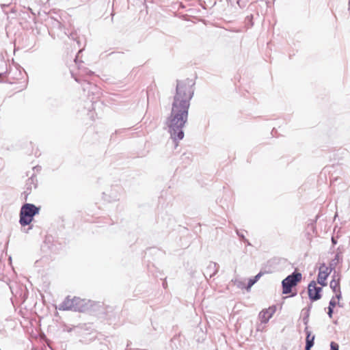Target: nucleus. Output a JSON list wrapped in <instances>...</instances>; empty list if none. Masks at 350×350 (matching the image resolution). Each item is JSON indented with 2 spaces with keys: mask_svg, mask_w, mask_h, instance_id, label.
I'll list each match as a JSON object with an SVG mask.
<instances>
[{
  "mask_svg": "<svg viewBox=\"0 0 350 350\" xmlns=\"http://www.w3.org/2000/svg\"><path fill=\"white\" fill-rule=\"evenodd\" d=\"M40 208L33 204H25L22 206L20 211L19 222L21 226L29 225L33 220V217L39 213Z\"/></svg>",
  "mask_w": 350,
  "mask_h": 350,
  "instance_id": "nucleus-2",
  "label": "nucleus"
},
{
  "mask_svg": "<svg viewBox=\"0 0 350 350\" xmlns=\"http://www.w3.org/2000/svg\"><path fill=\"white\" fill-rule=\"evenodd\" d=\"M318 282L312 280L308 286V293L310 299L312 301L319 300L321 298L322 286H319Z\"/></svg>",
  "mask_w": 350,
  "mask_h": 350,
  "instance_id": "nucleus-5",
  "label": "nucleus"
},
{
  "mask_svg": "<svg viewBox=\"0 0 350 350\" xmlns=\"http://www.w3.org/2000/svg\"><path fill=\"white\" fill-rule=\"evenodd\" d=\"M338 345L335 342H332L330 344V350H338Z\"/></svg>",
  "mask_w": 350,
  "mask_h": 350,
  "instance_id": "nucleus-12",
  "label": "nucleus"
},
{
  "mask_svg": "<svg viewBox=\"0 0 350 350\" xmlns=\"http://www.w3.org/2000/svg\"><path fill=\"white\" fill-rule=\"evenodd\" d=\"M332 312H333V308L332 307H328V315L330 318L332 317Z\"/></svg>",
  "mask_w": 350,
  "mask_h": 350,
  "instance_id": "nucleus-15",
  "label": "nucleus"
},
{
  "mask_svg": "<svg viewBox=\"0 0 350 350\" xmlns=\"http://www.w3.org/2000/svg\"><path fill=\"white\" fill-rule=\"evenodd\" d=\"M301 279L302 275L299 272H294L287 276L282 282V293L285 295L291 294V297L295 296L296 293H293V288L301 282Z\"/></svg>",
  "mask_w": 350,
  "mask_h": 350,
  "instance_id": "nucleus-3",
  "label": "nucleus"
},
{
  "mask_svg": "<svg viewBox=\"0 0 350 350\" xmlns=\"http://www.w3.org/2000/svg\"><path fill=\"white\" fill-rule=\"evenodd\" d=\"M332 267L323 263L319 268V273L317 275V282L322 286L327 285V279L332 271Z\"/></svg>",
  "mask_w": 350,
  "mask_h": 350,
  "instance_id": "nucleus-4",
  "label": "nucleus"
},
{
  "mask_svg": "<svg viewBox=\"0 0 350 350\" xmlns=\"http://www.w3.org/2000/svg\"><path fill=\"white\" fill-rule=\"evenodd\" d=\"M75 80H76L77 81H78V82L80 81V79H79V77H75Z\"/></svg>",
  "mask_w": 350,
  "mask_h": 350,
  "instance_id": "nucleus-18",
  "label": "nucleus"
},
{
  "mask_svg": "<svg viewBox=\"0 0 350 350\" xmlns=\"http://www.w3.org/2000/svg\"><path fill=\"white\" fill-rule=\"evenodd\" d=\"M260 276H261V273H260L257 274V275L255 276V278H254V280H256V281H257V280L260 278Z\"/></svg>",
  "mask_w": 350,
  "mask_h": 350,
  "instance_id": "nucleus-17",
  "label": "nucleus"
},
{
  "mask_svg": "<svg viewBox=\"0 0 350 350\" xmlns=\"http://www.w3.org/2000/svg\"><path fill=\"white\" fill-rule=\"evenodd\" d=\"M193 85V81L188 79L177 81L171 113L167 122L171 137L174 140H180L184 137L183 128L187 121L190 100L194 93Z\"/></svg>",
  "mask_w": 350,
  "mask_h": 350,
  "instance_id": "nucleus-1",
  "label": "nucleus"
},
{
  "mask_svg": "<svg viewBox=\"0 0 350 350\" xmlns=\"http://www.w3.org/2000/svg\"><path fill=\"white\" fill-rule=\"evenodd\" d=\"M308 226L312 230V232L315 231L316 227H315V225L314 223H311V224H308Z\"/></svg>",
  "mask_w": 350,
  "mask_h": 350,
  "instance_id": "nucleus-13",
  "label": "nucleus"
},
{
  "mask_svg": "<svg viewBox=\"0 0 350 350\" xmlns=\"http://www.w3.org/2000/svg\"><path fill=\"white\" fill-rule=\"evenodd\" d=\"M329 286L330 288L332 289L333 292L336 294V298L339 299L341 297L340 278H336V276H333V278L330 282Z\"/></svg>",
  "mask_w": 350,
  "mask_h": 350,
  "instance_id": "nucleus-9",
  "label": "nucleus"
},
{
  "mask_svg": "<svg viewBox=\"0 0 350 350\" xmlns=\"http://www.w3.org/2000/svg\"><path fill=\"white\" fill-rule=\"evenodd\" d=\"M83 51V49L79 50L75 59V62L78 67L79 77H85L88 75L87 64L82 59V53Z\"/></svg>",
  "mask_w": 350,
  "mask_h": 350,
  "instance_id": "nucleus-6",
  "label": "nucleus"
},
{
  "mask_svg": "<svg viewBox=\"0 0 350 350\" xmlns=\"http://www.w3.org/2000/svg\"><path fill=\"white\" fill-rule=\"evenodd\" d=\"M77 301V297L70 299L69 297H67L64 301L60 304L58 306V309L59 310H73L74 308V301Z\"/></svg>",
  "mask_w": 350,
  "mask_h": 350,
  "instance_id": "nucleus-8",
  "label": "nucleus"
},
{
  "mask_svg": "<svg viewBox=\"0 0 350 350\" xmlns=\"http://www.w3.org/2000/svg\"><path fill=\"white\" fill-rule=\"evenodd\" d=\"M335 306H336V301L333 299H331V301H329V307L334 308V307H335Z\"/></svg>",
  "mask_w": 350,
  "mask_h": 350,
  "instance_id": "nucleus-14",
  "label": "nucleus"
},
{
  "mask_svg": "<svg viewBox=\"0 0 350 350\" xmlns=\"http://www.w3.org/2000/svg\"><path fill=\"white\" fill-rule=\"evenodd\" d=\"M306 350H310L314 345V336H312L309 331H307Z\"/></svg>",
  "mask_w": 350,
  "mask_h": 350,
  "instance_id": "nucleus-11",
  "label": "nucleus"
},
{
  "mask_svg": "<svg viewBox=\"0 0 350 350\" xmlns=\"http://www.w3.org/2000/svg\"><path fill=\"white\" fill-rule=\"evenodd\" d=\"M276 311L275 306H273L268 308L262 310L259 313V319L261 323H266L273 317Z\"/></svg>",
  "mask_w": 350,
  "mask_h": 350,
  "instance_id": "nucleus-7",
  "label": "nucleus"
},
{
  "mask_svg": "<svg viewBox=\"0 0 350 350\" xmlns=\"http://www.w3.org/2000/svg\"><path fill=\"white\" fill-rule=\"evenodd\" d=\"M77 301H74V311L83 312L86 309L87 303L85 299L77 297Z\"/></svg>",
  "mask_w": 350,
  "mask_h": 350,
  "instance_id": "nucleus-10",
  "label": "nucleus"
},
{
  "mask_svg": "<svg viewBox=\"0 0 350 350\" xmlns=\"http://www.w3.org/2000/svg\"><path fill=\"white\" fill-rule=\"evenodd\" d=\"M256 282V280H250L249 284L250 286L253 285Z\"/></svg>",
  "mask_w": 350,
  "mask_h": 350,
  "instance_id": "nucleus-16",
  "label": "nucleus"
}]
</instances>
